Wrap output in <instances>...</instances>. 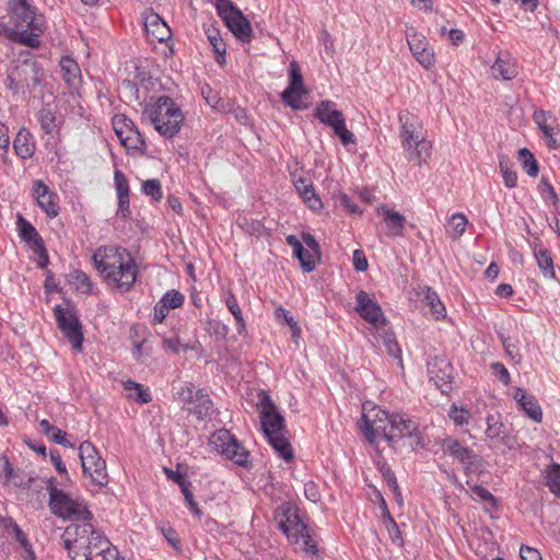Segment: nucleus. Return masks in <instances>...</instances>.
I'll return each mask as SVG.
<instances>
[{
    "instance_id": "obj_58",
    "label": "nucleus",
    "mask_w": 560,
    "mask_h": 560,
    "mask_svg": "<svg viewBox=\"0 0 560 560\" xmlns=\"http://www.w3.org/2000/svg\"><path fill=\"white\" fill-rule=\"evenodd\" d=\"M241 226L250 235H260L262 230V224L258 220H248L247 218H243Z\"/></svg>"
},
{
    "instance_id": "obj_27",
    "label": "nucleus",
    "mask_w": 560,
    "mask_h": 560,
    "mask_svg": "<svg viewBox=\"0 0 560 560\" xmlns=\"http://www.w3.org/2000/svg\"><path fill=\"white\" fill-rule=\"evenodd\" d=\"M514 399L528 418L539 423L542 420V410L535 396L526 394L522 388H516Z\"/></svg>"
},
{
    "instance_id": "obj_41",
    "label": "nucleus",
    "mask_w": 560,
    "mask_h": 560,
    "mask_svg": "<svg viewBox=\"0 0 560 560\" xmlns=\"http://www.w3.org/2000/svg\"><path fill=\"white\" fill-rule=\"evenodd\" d=\"M124 389L128 393V397L133 398L140 404H148L152 400L149 388H145L133 381L128 380L125 382Z\"/></svg>"
},
{
    "instance_id": "obj_5",
    "label": "nucleus",
    "mask_w": 560,
    "mask_h": 560,
    "mask_svg": "<svg viewBox=\"0 0 560 560\" xmlns=\"http://www.w3.org/2000/svg\"><path fill=\"white\" fill-rule=\"evenodd\" d=\"M399 138L408 159L418 165L425 164L431 156L432 144L425 137L421 119L407 112L398 115Z\"/></svg>"
},
{
    "instance_id": "obj_10",
    "label": "nucleus",
    "mask_w": 560,
    "mask_h": 560,
    "mask_svg": "<svg viewBox=\"0 0 560 560\" xmlns=\"http://www.w3.org/2000/svg\"><path fill=\"white\" fill-rule=\"evenodd\" d=\"M79 457L84 476L89 477L94 485L105 487L108 483L106 463L90 441L80 444Z\"/></svg>"
},
{
    "instance_id": "obj_34",
    "label": "nucleus",
    "mask_w": 560,
    "mask_h": 560,
    "mask_svg": "<svg viewBox=\"0 0 560 560\" xmlns=\"http://www.w3.org/2000/svg\"><path fill=\"white\" fill-rule=\"evenodd\" d=\"M266 439L278 456L283 460L288 463L293 458L292 447L284 436V432L267 436Z\"/></svg>"
},
{
    "instance_id": "obj_63",
    "label": "nucleus",
    "mask_w": 560,
    "mask_h": 560,
    "mask_svg": "<svg viewBox=\"0 0 560 560\" xmlns=\"http://www.w3.org/2000/svg\"><path fill=\"white\" fill-rule=\"evenodd\" d=\"M522 560H541L539 551L528 546H522L520 549Z\"/></svg>"
},
{
    "instance_id": "obj_62",
    "label": "nucleus",
    "mask_w": 560,
    "mask_h": 560,
    "mask_svg": "<svg viewBox=\"0 0 560 560\" xmlns=\"http://www.w3.org/2000/svg\"><path fill=\"white\" fill-rule=\"evenodd\" d=\"M353 267L357 271L363 272L368 269L369 264L364 253L360 249L353 252Z\"/></svg>"
},
{
    "instance_id": "obj_19",
    "label": "nucleus",
    "mask_w": 560,
    "mask_h": 560,
    "mask_svg": "<svg viewBox=\"0 0 560 560\" xmlns=\"http://www.w3.org/2000/svg\"><path fill=\"white\" fill-rule=\"evenodd\" d=\"M32 194L37 206L49 218H56L59 214V197L43 180L36 179L33 182Z\"/></svg>"
},
{
    "instance_id": "obj_57",
    "label": "nucleus",
    "mask_w": 560,
    "mask_h": 560,
    "mask_svg": "<svg viewBox=\"0 0 560 560\" xmlns=\"http://www.w3.org/2000/svg\"><path fill=\"white\" fill-rule=\"evenodd\" d=\"M211 332L218 340H224L229 334V327L220 320L210 322Z\"/></svg>"
},
{
    "instance_id": "obj_64",
    "label": "nucleus",
    "mask_w": 560,
    "mask_h": 560,
    "mask_svg": "<svg viewBox=\"0 0 560 560\" xmlns=\"http://www.w3.org/2000/svg\"><path fill=\"white\" fill-rule=\"evenodd\" d=\"M93 560H124L119 558L118 550L110 544L108 549H104V552L96 555Z\"/></svg>"
},
{
    "instance_id": "obj_17",
    "label": "nucleus",
    "mask_w": 560,
    "mask_h": 560,
    "mask_svg": "<svg viewBox=\"0 0 560 560\" xmlns=\"http://www.w3.org/2000/svg\"><path fill=\"white\" fill-rule=\"evenodd\" d=\"M258 405L261 409L260 424L264 435L267 438L284 432V419L265 392H261Z\"/></svg>"
},
{
    "instance_id": "obj_28",
    "label": "nucleus",
    "mask_w": 560,
    "mask_h": 560,
    "mask_svg": "<svg viewBox=\"0 0 560 560\" xmlns=\"http://www.w3.org/2000/svg\"><path fill=\"white\" fill-rule=\"evenodd\" d=\"M13 149L20 159H31L36 151V142L33 133L26 128L20 129L13 140Z\"/></svg>"
},
{
    "instance_id": "obj_60",
    "label": "nucleus",
    "mask_w": 560,
    "mask_h": 560,
    "mask_svg": "<svg viewBox=\"0 0 560 560\" xmlns=\"http://www.w3.org/2000/svg\"><path fill=\"white\" fill-rule=\"evenodd\" d=\"M471 490V493L476 497H478L480 500L482 501H488L490 502L492 505H495L497 501H495V498L493 497V494L487 490L485 487L482 486H472L470 488Z\"/></svg>"
},
{
    "instance_id": "obj_36",
    "label": "nucleus",
    "mask_w": 560,
    "mask_h": 560,
    "mask_svg": "<svg viewBox=\"0 0 560 560\" xmlns=\"http://www.w3.org/2000/svg\"><path fill=\"white\" fill-rule=\"evenodd\" d=\"M546 487L560 499V464L551 463L542 471Z\"/></svg>"
},
{
    "instance_id": "obj_7",
    "label": "nucleus",
    "mask_w": 560,
    "mask_h": 560,
    "mask_svg": "<svg viewBox=\"0 0 560 560\" xmlns=\"http://www.w3.org/2000/svg\"><path fill=\"white\" fill-rule=\"evenodd\" d=\"M49 506L55 515L63 520L88 523L86 521H90L92 517V513L83 501L73 499L56 487L49 488Z\"/></svg>"
},
{
    "instance_id": "obj_20",
    "label": "nucleus",
    "mask_w": 560,
    "mask_h": 560,
    "mask_svg": "<svg viewBox=\"0 0 560 560\" xmlns=\"http://www.w3.org/2000/svg\"><path fill=\"white\" fill-rule=\"evenodd\" d=\"M452 370L453 368L446 358L434 357L428 361L429 378L442 393L451 389Z\"/></svg>"
},
{
    "instance_id": "obj_3",
    "label": "nucleus",
    "mask_w": 560,
    "mask_h": 560,
    "mask_svg": "<svg viewBox=\"0 0 560 560\" xmlns=\"http://www.w3.org/2000/svg\"><path fill=\"white\" fill-rule=\"evenodd\" d=\"M62 539L72 560H93L112 544L102 533L95 530L91 523L68 526Z\"/></svg>"
},
{
    "instance_id": "obj_50",
    "label": "nucleus",
    "mask_w": 560,
    "mask_h": 560,
    "mask_svg": "<svg viewBox=\"0 0 560 560\" xmlns=\"http://www.w3.org/2000/svg\"><path fill=\"white\" fill-rule=\"evenodd\" d=\"M184 295L177 290H170L161 298V302H163L170 310L180 307L184 304Z\"/></svg>"
},
{
    "instance_id": "obj_37",
    "label": "nucleus",
    "mask_w": 560,
    "mask_h": 560,
    "mask_svg": "<svg viewBox=\"0 0 560 560\" xmlns=\"http://www.w3.org/2000/svg\"><path fill=\"white\" fill-rule=\"evenodd\" d=\"M423 301L430 307V312L435 319H442L446 316L444 304L441 302L438 293L429 287L423 289Z\"/></svg>"
},
{
    "instance_id": "obj_31",
    "label": "nucleus",
    "mask_w": 560,
    "mask_h": 560,
    "mask_svg": "<svg viewBox=\"0 0 560 560\" xmlns=\"http://www.w3.org/2000/svg\"><path fill=\"white\" fill-rule=\"evenodd\" d=\"M145 30L156 40L164 42L171 36V30L167 24L155 13L145 19Z\"/></svg>"
},
{
    "instance_id": "obj_40",
    "label": "nucleus",
    "mask_w": 560,
    "mask_h": 560,
    "mask_svg": "<svg viewBox=\"0 0 560 560\" xmlns=\"http://www.w3.org/2000/svg\"><path fill=\"white\" fill-rule=\"evenodd\" d=\"M468 219L463 213H454L447 221L446 233L454 240L459 238L466 231Z\"/></svg>"
},
{
    "instance_id": "obj_21",
    "label": "nucleus",
    "mask_w": 560,
    "mask_h": 560,
    "mask_svg": "<svg viewBox=\"0 0 560 560\" xmlns=\"http://www.w3.org/2000/svg\"><path fill=\"white\" fill-rule=\"evenodd\" d=\"M534 120L542 132L548 149H560V128L557 119L548 112L536 110L534 113Z\"/></svg>"
},
{
    "instance_id": "obj_32",
    "label": "nucleus",
    "mask_w": 560,
    "mask_h": 560,
    "mask_svg": "<svg viewBox=\"0 0 560 560\" xmlns=\"http://www.w3.org/2000/svg\"><path fill=\"white\" fill-rule=\"evenodd\" d=\"M295 188L310 209L314 211L322 209V200L311 183L306 179H300L295 183Z\"/></svg>"
},
{
    "instance_id": "obj_15",
    "label": "nucleus",
    "mask_w": 560,
    "mask_h": 560,
    "mask_svg": "<svg viewBox=\"0 0 560 560\" xmlns=\"http://www.w3.org/2000/svg\"><path fill=\"white\" fill-rule=\"evenodd\" d=\"M54 314L59 329L77 351L82 350L83 334L78 317L70 311L57 305Z\"/></svg>"
},
{
    "instance_id": "obj_30",
    "label": "nucleus",
    "mask_w": 560,
    "mask_h": 560,
    "mask_svg": "<svg viewBox=\"0 0 560 560\" xmlns=\"http://www.w3.org/2000/svg\"><path fill=\"white\" fill-rule=\"evenodd\" d=\"M443 448L455 459L464 464L466 468H469L472 464V459L476 458V455L471 450L463 446L457 440L452 438L444 440Z\"/></svg>"
},
{
    "instance_id": "obj_29",
    "label": "nucleus",
    "mask_w": 560,
    "mask_h": 560,
    "mask_svg": "<svg viewBox=\"0 0 560 560\" xmlns=\"http://www.w3.org/2000/svg\"><path fill=\"white\" fill-rule=\"evenodd\" d=\"M60 72L63 81L70 89H77L81 84V70L79 65L71 57H62L60 62Z\"/></svg>"
},
{
    "instance_id": "obj_6",
    "label": "nucleus",
    "mask_w": 560,
    "mask_h": 560,
    "mask_svg": "<svg viewBox=\"0 0 560 560\" xmlns=\"http://www.w3.org/2000/svg\"><path fill=\"white\" fill-rule=\"evenodd\" d=\"M275 517L278 527L285 534L291 544L301 546L306 553L315 555L317 552L311 530L296 508L285 502L277 509Z\"/></svg>"
},
{
    "instance_id": "obj_45",
    "label": "nucleus",
    "mask_w": 560,
    "mask_h": 560,
    "mask_svg": "<svg viewBox=\"0 0 560 560\" xmlns=\"http://www.w3.org/2000/svg\"><path fill=\"white\" fill-rule=\"evenodd\" d=\"M448 417L455 425L463 427L469 423L471 415L468 409L452 405L448 411Z\"/></svg>"
},
{
    "instance_id": "obj_23",
    "label": "nucleus",
    "mask_w": 560,
    "mask_h": 560,
    "mask_svg": "<svg viewBox=\"0 0 560 560\" xmlns=\"http://www.w3.org/2000/svg\"><path fill=\"white\" fill-rule=\"evenodd\" d=\"M378 215L383 218V223L386 226L387 235L392 237H400L404 235L406 218L401 213L381 205L376 208Z\"/></svg>"
},
{
    "instance_id": "obj_2",
    "label": "nucleus",
    "mask_w": 560,
    "mask_h": 560,
    "mask_svg": "<svg viewBox=\"0 0 560 560\" xmlns=\"http://www.w3.org/2000/svg\"><path fill=\"white\" fill-rule=\"evenodd\" d=\"M8 9L12 27L5 26L2 34L9 40L30 47L40 46V35L45 30V21L37 15L35 9L26 0H9Z\"/></svg>"
},
{
    "instance_id": "obj_48",
    "label": "nucleus",
    "mask_w": 560,
    "mask_h": 560,
    "mask_svg": "<svg viewBox=\"0 0 560 560\" xmlns=\"http://www.w3.org/2000/svg\"><path fill=\"white\" fill-rule=\"evenodd\" d=\"M142 192L150 196L153 200L162 199V187L159 179H148L142 183Z\"/></svg>"
},
{
    "instance_id": "obj_12",
    "label": "nucleus",
    "mask_w": 560,
    "mask_h": 560,
    "mask_svg": "<svg viewBox=\"0 0 560 560\" xmlns=\"http://www.w3.org/2000/svg\"><path fill=\"white\" fill-rule=\"evenodd\" d=\"M218 13L231 33L242 43H249L253 38V28L247 18L232 2H219Z\"/></svg>"
},
{
    "instance_id": "obj_4",
    "label": "nucleus",
    "mask_w": 560,
    "mask_h": 560,
    "mask_svg": "<svg viewBox=\"0 0 560 560\" xmlns=\"http://www.w3.org/2000/svg\"><path fill=\"white\" fill-rule=\"evenodd\" d=\"M142 116L148 119L164 138H174L182 129L185 117L178 104L167 95L150 97Z\"/></svg>"
},
{
    "instance_id": "obj_18",
    "label": "nucleus",
    "mask_w": 560,
    "mask_h": 560,
    "mask_svg": "<svg viewBox=\"0 0 560 560\" xmlns=\"http://www.w3.org/2000/svg\"><path fill=\"white\" fill-rule=\"evenodd\" d=\"M289 78L290 84L282 92L281 98L282 101L289 105L293 109H302L304 108L301 96L306 93L304 88L303 75L301 73L300 66L298 61L293 60L289 66Z\"/></svg>"
},
{
    "instance_id": "obj_9",
    "label": "nucleus",
    "mask_w": 560,
    "mask_h": 560,
    "mask_svg": "<svg viewBox=\"0 0 560 560\" xmlns=\"http://www.w3.org/2000/svg\"><path fill=\"white\" fill-rule=\"evenodd\" d=\"M210 443L215 451L235 465L243 468L250 466L249 452L229 430L221 429L215 431L211 435Z\"/></svg>"
},
{
    "instance_id": "obj_54",
    "label": "nucleus",
    "mask_w": 560,
    "mask_h": 560,
    "mask_svg": "<svg viewBox=\"0 0 560 560\" xmlns=\"http://www.w3.org/2000/svg\"><path fill=\"white\" fill-rule=\"evenodd\" d=\"M74 280L78 289L84 293H91L93 290V283L90 277L83 271H75Z\"/></svg>"
},
{
    "instance_id": "obj_1",
    "label": "nucleus",
    "mask_w": 560,
    "mask_h": 560,
    "mask_svg": "<svg viewBox=\"0 0 560 560\" xmlns=\"http://www.w3.org/2000/svg\"><path fill=\"white\" fill-rule=\"evenodd\" d=\"M93 261L101 275L122 291H129L137 280L138 266L126 248L100 247L93 254Z\"/></svg>"
},
{
    "instance_id": "obj_8",
    "label": "nucleus",
    "mask_w": 560,
    "mask_h": 560,
    "mask_svg": "<svg viewBox=\"0 0 560 560\" xmlns=\"http://www.w3.org/2000/svg\"><path fill=\"white\" fill-rule=\"evenodd\" d=\"M314 116L323 125L330 127L345 147L355 144L357 139L347 128L345 117L335 102L328 100L320 102L315 108Z\"/></svg>"
},
{
    "instance_id": "obj_16",
    "label": "nucleus",
    "mask_w": 560,
    "mask_h": 560,
    "mask_svg": "<svg viewBox=\"0 0 560 560\" xmlns=\"http://www.w3.org/2000/svg\"><path fill=\"white\" fill-rule=\"evenodd\" d=\"M408 47L416 60L424 68L430 69L435 63V55L428 38L413 27L406 31Z\"/></svg>"
},
{
    "instance_id": "obj_33",
    "label": "nucleus",
    "mask_w": 560,
    "mask_h": 560,
    "mask_svg": "<svg viewBox=\"0 0 560 560\" xmlns=\"http://www.w3.org/2000/svg\"><path fill=\"white\" fill-rule=\"evenodd\" d=\"M205 33L213 48V51L215 52V61L219 65H223L225 62L226 47L221 37L220 31L214 26H207L205 27Z\"/></svg>"
},
{
    "instance_id": "obj_38",
    "label": "nucleus",
    "mask_w": 560,
    "mask_h": 560,
    "mask_svg": "<svg viewBox=\"0 0 560 560\" xmlns=\"http://www.w3.org/2000/svg\"><path fill=\"white\" fill-rule=\"evenodd\" d=\"M373 335L383 342L389 355L394 358L400 357L398 342L396 341L394 332L390 331L387 325L384 326V328H381L380 332L373 331Z\"/></svg>"
},
{
    "instance_id": "obj_39",
    "label": "nucleus",
    "mask_w": 560,
    "mask_h": 560,
    "mask_svg": "<svg viewBox=\"0 0 560 560\" xmlns=\"http://www.w3.org/2000/svg\"><path fill=\"white\" fill-rule=\"evenodd\" d=\"M486 436L491 441H501L503 443H508L505 441V431L504 424L500 421L499 417L494 415H489L487 417V429Z\"/></svg>"
},
{
    "instance_id": "obj_22",
    "label": "nucleus",
    "mask_w": 560,
    "mask_h": 560,
    "mask_svg": "<svg viewBox=\"0 0 560 560\" xmlns=\"http://www.w3.org/2000/svg\"><path fill=\"white\" fill-rule=\"evenodd\" d=\"M419 429L417 423L402 413H393L387 443L393 444L404 438H418Z\"/></svg>"
},
{
    "instance_id": "obj_26",
    "label": "nucleus",
    "mask_w": 560,
    "mask_h": 560,
    "mask_svg": "<svg viewBox=\"0 0 560 560\" xmlns=\"http://www.w3.org/2000/svg\"><path fill=\"white\" fill-rule=\"evenodd\" d=\"M491 73L497 80H513L518 74L516 61L509 55H499L491 67Z\"/></svg>"
},
{
    "instance_id": "obj_55",
    "label": "nucleus",
    "mask_w": 560,
    "mask_h": 560,
    "mask_svg": "<svg viewBox=\"0 0 560 560\" xmlns=\"http://www.w3.org/2000/svg\"><path fill=\"white\" fill-rule=\"evenodd\" d=\"M304 494L306 499L313 503L320 501L319 488L314 481H307L304 483Z\"/></svg>"
},
{
    "instance_id": "obj_47",
    "label": "nucleus",
    "mask_w": 560,
    "mask_h": 560,
    "mask_svg": "<svg viewBox=\"0 0 560 560\" xmlns=\"http://www.w3.org/2000/svg\"><path fill=\"white\" fill-rule=\"evenodd\" d=\"M114 186H115L117 198L129 196V184H128L127 177L118 168H116L114 172Z\"/></svg>"
},
{
    "instance_id": "obj_49",
    "label": "nucleus",
    "mask_w": 560,
    "mask_h": 560,
    "mask_svg": "<svg viewBox=\"0 0 560 560\" xmlns=\"http://www.w3.org/2000/svg\"><path fill=\"white\" fill-rule=\"evenodd\" d=\"M195 402H198L199 409L197 412L200 418H205L210 415L212 401L202 389H197Z\"/></svg>"
},
{
    "instance_id": "obj_14",
    "label": "nucleus",
    "mask_w": 560,
    "mask_h": 560,
    "mask_svg": "<svg viewBox=\"0 0 560 560\" xmlns=\"http://www.w3.org/2000/svg\"><path fill=\"white\" fill-rule=\"evenodd\" d=\"M355 301V311L359 315L370 324L372 331L380 332L381 328L386 326L387 319L374 296L361 290L357 293Z\"/></svg>"
},
{
    "instance_id": "obj_56",
    "label": "nucleus",
    "mask_w": 560,
    "mask_h": 560,
    "mask_svg": "<svg viewBox=\"0 0 560 560\" xmlns=\"http://www.w3.org/2000/svg\"><path fill=\"white\" fill-rule=\"evenodd\" d=\"M491 370L493 374L504 384L509 385L511 382V376L508 369L500 362H494L491 364Z\"/></svg>"
},
{
    "instance_id": "obj_42",
    "label": "nucleus",
    "mask_w": 560,
    "mask_h": 560,
    "mask_svg": "<svg viewBox=\"0 0 560 560\" xmlns=\"http://www.w3.org/2000/svg\"><path fill=\"white\" fill-rule=\"evenodd\" d=\"M518 160L528 176L536 177L538 175V163L534 154L528 149L523 148L518 151Z\"/></svg>"
},
{
    "instance_id": "obj_61",
    "label": "nucleus",
    "mask_w": 560,
    "mask_h": 560,
    "mask_svg": "<svg viewBox=\"0 0 560 560\" xmlns=\"http://www.w3.org/2000/svg\"><path fill=\"white\" fill-rule=\"evenodd\" d=\"M503 348L506 352V354L516 363H520L522 360V357L520 352L517 351L515 345H513L508 338H505L503 335L500 336Z\"/></svg>"
},
{
    "instance_id": "obj_44",
    "label": "nucleus",
    "mask_w": 560,
    "mask_h": 560,
    "mask_svg": "<svg viewBox=\"0 0 560 560\" xmlns=\"http://www.w3.org/2000/svg\"><path fill=\"white\" fill-rule=\"evenodd\" d=\"M499 166L504 180V185L508 188H514L517 185V174L512 168L510 161L504 156H501Z\"/></svg>"
},
{
    "instance_id": "obj_43",
    "label": "nucleus",
    "mask_w": 560,
    "mask_h": 560,
    "mask_svg": "<svg viewBox=\"0 0 560 560\" xmlns=\"http://www.w3.org/2000/svg\"><path fill=\"white\" fill-rule=\"evenodd\" d=\"M1 523L8 533L14 536L23 549H30V541L15 521L12 518H2Z\"/></svg>"
},
{
    "instance_id": "obj_51",
    "label": "nucleus",
    "mask_w": 560,
    "mask_h": 560,
    "mask_svg": "<svg viewBox=\"0 0 560 560\" xmlns=\"http://www.w3.org/2000/svg\"><path fill=\"white\" fill-rule=\"evenodd\" d=\"M196 392L191 383H185L176 389V396L184 402L195 404Z\"/></svg>"
},
{
    "instance_id": "obj_59",
    "label": "nucleus",
    "mask_w": 560,
    "mask_h": 560,
    "mask_svg": "<svg viewBox=\"0 0 560 560\" xmlns=\"http://www.w3.org/2000/svg\"><path fill=\"white\" fill-rule=\"evenodd\" d=\"M117 203L118 205H117L116 214L122 219H129L131 215L129 196L128 197H118Z\"/></svg>"
},
{
    "instance_id": "obj_35",
    "label": "nucleus",
    "mask_w": 560,
    "mask_h": 560,
    "mask_svg": "<svg viewBox=\"0 0 560 560\" xmlns=\"http://www.w3.org/2000/svg\"><path fill=\"white\" fill-rule=\"evenodd\" d=\"M37 120L40 125L42 130L46 135H55L59 130V122L55 112L48 106H43L36 114Z\"/></svg>"
},
{
    "instance_id": "obj_52",
    "label": "nucleus",
    "mask_w": 560,
    "mask_h": 560,
    "mask_svg": "<svg viewBox=\"0 0 560 560\" xmlns=\"http://www.w3.org/2000/svg\"><path fill=\"white\" fill-rule=\"evenodd\" d=\"M294 256L299 259L301 267L305 272H311L315 269V253H311L302 246L301 254H294Z\"/></svg>"
},
{
    "instance_id": "obj_53",
    "label": "nucleus",
    "mask_w": 560,
    "mask_h": 560,
    "mask_svg": "<svg viewBox=\"0 0 560 560\" xmlns=\"http://www.w3.org/2000/svg\"><path fill=\"white\" fill-rule=\"evenodd\" d=\"M539 192L546 202L557 205L558 196H557L555 188L551 186L550 183H548L545 179H541V182L539 184Z\"/></svg>"
},
{
    "instance_id": "obj_11",
    "label": "nucleus",
    "mask_w": 560,
    "mask_h": 560,
    "mask_svg": "<svg viewBox=\"0 0 560 560\" xmlns=\"http://www.w3.org/2000/svg\"><path fill=\"white\" fill-rule=\"evenodd\" d=\"M392 419L393 413L375 407L369 413L362 415L360 429L371 444H376L380 440L387 442Z\"/></svg>"
},
{
    "instance_id": "obj_24",
    "label": "nucleus",
    "mask_w": 560,
    "mask_h": 560,
    "mask_svg": "<svg viewBox=\"0 0 560 560\" xmlns=\"http://www.w3.org/2000/svg\"><path fill=\"white\" fill-rule=\"evenodd\" d=\"M16 224L20 237L27 244L34 246L36 250L42 253V261L39 262V266L44 267L47 262V255L44 248L43 240L40 238L36 229L21 215H19Z\"/></svg>"
},
{
    "instance_id": "obj_46",
    "label": "nucleus",
    "mask_w": 560,
    "mask_h": 560,
    "mask_svg": "<svg viewBox=\"0 0 560 560\" xmlns=\"http://www.w3.org/2000/svg\"><path fill=\"white\" fill-rule=\"evenodd\" d=\"M384 522L393 542L401 545L402 538L400 529L386 508H384Z\"/></svg>"
},
{
    "instance_id": "obj_25",
    "label": "nucleus",
    "mask_w": 560,
    "mask_h": 560,
    "mask_svg": "<svg viewBox=\"0 0 560 560\" xmlns=\"http://www.w3.org/2000/svg\"><path fill=\"white\" fill-rule=\"evenodd\" d=\"M533 255L541 275L547 279H556L555 264L551 253L542 245L539 240H536L532 245Z\"/></svg>"
},
{
    "instance_id": "obj_13",
    "label": "nucleus",
    "mask_w": 560,
    "mask_h": 560,
    "mask_svg": "<svg viewBox=\"0 0 560 560\" xmlns=\"http://www.w3.org/2000/svg\"><path fill=\"white\" fill-rule=\"evenodd\" d=\"M112 125L120 143L129 153L145 151L144 138L130 118L124 114H116L112 119Z\"/></svg>"
}]
</instances>
